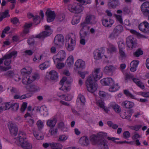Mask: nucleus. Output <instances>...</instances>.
<instances>
[{
	"label": "nucleus",
	"instance_id": "nucleus-1",
	"mask_svg": "<svg viewBox=\"0 0 149 149\" xmlns=\"http://www.w3.org/2000/svg\"><path fill=\"white\" fill-rule=\"evenodd\" d=\"M100 68L95 69L86 81L87 89L91 93H93L97 89V84L96 81L100 79L102 76V73L100 72Z\"/></svg>",
	"mask_w": 149,
	"mask_h": 149
},
{
	"label": "nucleus",
	"instance_id": "nucleus-2",
	"mask_svg": "<svg viewBox=\"0 0 149 149\" xmlns=\"http://www.w3.org/2000/svg\"><path fill=\"white\" fill-rule=\"evenodd\" d=\"M45 30L43 31L36 36V38L40 39L44 38L49 36L52 33V31L50 29L49 26L45 25L44 26Z\"/></svg>",
	"mask_w": 149,
	"mask_h": 149
},
{
	"label": "nucleus",
	"instance_id": "nucleus-3",
	"mask_svg": "<svg viewBox=\"0 0 149 149\" xmlns=\"http://www.w3.org/2000/svg\"><path fill=\"white\" fill-rule=\"evenodd\" d=\"M123 30V27L120 25L117 26L114 29L112 32L110 34L109 37L113 38L117 37Z\"/></svg>",
	"mask_w": 149,
	"mask_h": 149
},
{
	"label": "nucleus",
	"instance_id": "nucleus-4",
	"mask_svg": "<svg viewBox=\"0 0 149 149\" xmlns=\"http://www.w3.org/2000/svg\"><path fill=\"white\" fill-rule=\"evenodd\" d=\"M141 9L143 15L147 17L149 14V2L146 1L143 3L141 6Z\"/></svg>",
	"mask_w": 149,
	"mask_h": 149
},
{
	"label": "nucleus",
	"instance_id": "nucleus-5",
	"mask_svg": "<svg viewBox=\"0 0 149 149\" xmlns=\"http://www.w3.org/2000/svg\"><path fill=\"white\" fill-rule=\"evenodd\" d=\"M8 127L11 135H13L14 136H16L18 131L17 126L14 123L9 122L8 123Z\"/></svg>",
	"mask_w": 149,
	"mask_h": 149
},
{
	"label": "nucleus",
	"instance_id": "nucleus-6",
	"mask_svg": "<svg viewBox=\"0 0 149 149\" xmlns=\"http://www.w3.org/2000/svg\"><path fill=\"white\" fill-rule=\"evenodd\" d=\"M45 15L47 17V20L49 22L53 21L56 17V15L54 11L47 10L45 13Z\"/></svg>",
	"mask_w": 149,
	"mask_h": 149
},
{
	"label": "nucleus",
	"instance_id": "nucleus-7",
	"mask_svg": "<svg viewBox=\"0 0 149 149\" xmlns=\"http://www.w3.org/2000/svg\"><path fill=\"white\" fill-rule=\"evenodd\" d=\"M82 28L79 32L80 38H86L89 33V27L81 26Z\"/></svg>",
	"mask_w": 149,
	"mask_h": 149
},
{
	"label": "nucleus",
	"instance_id": "nucleus-8",
	"mask_svg": "<svg viewBox=\"0 0 149 149\" xmlns=\"http://www.w3.org/2000/svg\"><path fill=\"white\" fill-rule=\"evenodd\" d=\"M126 44L129 47L133 48L136 44L135 39L132 36H130L126 38Z\"/></svg>",
	"mask_w": 149,
	"mask_h": 149
},
{
	"label": "nucleus",
	"instance_id": "nucleus-9",
	"mask_svg": "<svg viewBox=\"0 0 149 149\" xmlns=\"http://www.w3.org/2000/svg\"><path fill=\"white\" fill-rule=\"evenodd\" d=\"M64 40L63 35L60 34L58 35L55 37L54 42L55 45H58L60 43L63 42Z\"/></svg>",
	"mask_w": 149,
	"mask_h": 149
},
{
	"label": "nucleus",
	"instance_id": "nucleus-10",
	"mask_svg": "<svg viewBox=\"0 0 149 149\" xmlns=\"http://www.w3.org/2000/svg\"><path fill=\"white\" fill-rule=\"evenodd\" d=\"M100 139L97 134L96 135L93 134L90 137V140L92 142L93 144L96 145L100 141Z\"/></svg>",
	"mask_w": 149,
	"mask_h": 149
},
{
	"label": "nucleus",
	"instance_id": "nucleus-11",
	"mask_svg": "<svg viewBox=\"0 0 149 149\" xmlns=\"http://www.w3.org/2000/svg\"><path fill=\"white\" fill-rule=\"evenodd\" d=\"M20 145L24 149H31L32 146L31 144L28 142L26 139L22 142H19Z\"/></svg>",
	"mask_w": 149,
	"mask_h": 149
},
{
	"label": "nucleus",
	"instance_id": "nucleus-12",
	"mask_svg": "<svg viewBox=\"0 0 149 149\" xmlns=\"http://www.w3.org/2000/svg\"><path fill=\"white\" fill-rule=\"evenodd\" d=\"M75 66L77 68L83 69L85 68V62L81 59L78 60L75 63Z\"/></svg>",
	"mask_w": 149,
	"mask_h": 149
},
{
	"label": "nucleus",
	"instance_id": "nucleus-13",
	"mask_svg": "<svg viewBox=\"0 0 149 149\" xmlns=\"http://www.w3.org/2000/svg\"><path fill=\"white\" fill-rule=\"evenodd\" d=\"M122 105L124 108L130 109L134 106V104L132 102L126 101L122 103Z\"/></svg>",
	"mask_w": 149,
	"mask_h": 149
},
{
	"label": "nucleus",
	"instance_id": "nucleus-14",
	"mask_svg": "<svg viewBox=\"0 0 149 149\" xmlns=\"http://www.w3.org/2000/svg\"><path fill=\"white\" fill-rule=\"evenodd\" d=\"M57 56L58 57L56 58V60L62 61L65 57V52L63 50H61L58 53Z\"/></svg>",
	"mask_w": 149,
	"mask_h": 149
},
{
	"label": "nucleus",
	"instance_id": "nucleus-15",
	"mask_svg": "<svg viewBox=\"0 0 149 149\" xmlns=\"http://www.w3.org/2000/svg\"><path fill=\"white\" fill-rule=\"evenodd\" d=\"M118 3V0H109L108 5L110 8H115Z\"/></svg>",
	"mask_w": 149,
	"mask_h": 149
},
{
	"label": "nucleus",
	"instance_id": "nucleus-16",
	"mask_svg": "<svg viewBox=\"0 0 149 149\" xmlns=\"http://www.w3.org/2000/svg\"><path fill=\"white\" fill-rule=\"evenodd\" d=\"M48 76L51 80H57L58 77L57 73L54 70L50 71L49 73Z\"/></svg>",
	"mask_w": 149,
	"mask_h": 149
},
{
	"label": "nucleus",
	"instance_id": "nucleus-17",
	"mask_svg": "<svg viewBox=\"0 0 149 149\" xmlns=\"http://www.w3.org/2000/svg\"><path fill=\"white\" fill-rule=\"evenodd\" d=\"M113 21L110 19L109 21L107 19H105L102 20V24L105 27H111L113 24Z\"/></svg>",
	"mask_w": 149,
	"mask_h": 149
},
{
	"label": "nucleus",
	"instance_id": "nucleus-18",
	"mask_svg": "<svg viewBox=\"0 0 149 149\" xmlns=\"http://www.w3.org/2000/svg\"><path fill=\"white\" fill-rule=\"evenodd\" d=\"M116 68L112 65L106 66L104 68V72L107 73H112L114 71Z\"/></svg>",
	"mask_w": 149,
	"mask_h": 149
},
{
	"label": "nucleus",
	"instance_id": "nucleus-19",
	"mask_svg": "<svg viewBox=\"0 0 149 149\" xmlns=\"http://www.w3.org/2000/svg\"><path fill=\"white\" fill-rule=\"evenodd\" d=\"M57 122V120L55 118L52 120H49L47 121V125L50 128L54 127L55 125Z\"/></svg>",
	"mask_w": 149,
	"mask_h": 149
},
{
	"label": "nucleus",
	"instance_id": "nucleus-20",
	"mask_svg": "<svg viewBox=\"0 0 149 149\" xmlns=\"http://www.w3.org/2000/svg\"><path fill=\"white\" fill-rule=\"evenodd\" d=\"M74 14H78L81 12L83 10V7L80 4L76 3Z\"/></svg>",
	"mask_w": 149,
	"mask_h": 149
},
{
	"label": "nucleus",
	"instance_id": "nucleus-21",
	"mask_svg": "<svg viewBox=\"0 0 149 149\" xmlns=\"http://www.w3.org/2000/svg\"><path fill=\"white\" fill-rule=\"evenodd\" d=\"M91 16L90 15L87 16L84 22L81 24V26L83 27H89L87 25L90 23Z\"/></svg>",
	"mask_w": 149,
	"mask_h": 149
},
{
	"label": "nucleus",
	"instance_id": "nucleus-22",
	"mask_svg": "<svg viewBox=\"0 0 149 149\" xmlns=\"http://www.w3.org/2000/svg\"><path fill=\"white\" fill-rule=\"evenodd\" d=\"M17 52L16 51H13L11 52L10 54H6L3 57L4 59L10 60V59L13 56H14L17 55Z\"/></svg>",
	"mask_w": 149,
	"mask_h": 149
},
{
	"label": "nucleus",
	"instance_id": "nucleus-23",
	"mask_svg": "<svg viewBox=\"0 0 149 149\" xmlns=\"http://www.w3.org/2000/svg\"><path fill=\"white\" fill-rule=\"evenodd\" d=\"M103 81L104 85L110 86L113 85L114 83L112 79L111 78L105 79L103 80Z\"/></svg>",
	"mask_w": 149,
	"mask_h": 149
},
{
	"label": "nucleus",
	"instance_id": "nucleus-24",
	"mask_svg": "<svg viewBox=\"0 0 149 149\" xmlns=\"http://www.w3.org/2000/svg\"><path fill=\"white\" fill-rule=\"evenodd\" d=\"M133 81L139 87L143 89L144 87V84L138 79L134 78L133 79Z\"/></svg>",
	"mask_w": 149,
	"mask_h": 149
},
{
	"label": "nucleus",
	"instance_id": "nucleus-25",
	"mask_svg": "<svg viewBox=\"0 0 149 149\" xmlns=\"http://www.w3.org/2000/svg\"><path fill=\"white\" fill-rule=\"evenodd\" d=\"M18 138L19 142H22L26 139L25 134L22 132H19L18 134Z\"/></svg>",
	"mask_w": 149,
	"mask_h": 149
},
{
	"label": "nucleus",
	"instance_id": "nucleus-26",
	"mask_svg": "<svg viewBox=\"0 0 149 149\" xmlns=\"http://www.w3.org/2000/svg\"><path fill=\"white\" fill-rule=\"evenodd\" d=\"M27 89H28L31 92L35 91L39 88L38 86L33 84H30L27 86Z\"/></svg>",
	"mask_w": 149,
	"mask_h": 149
},
{
	"label": "nucleus",
	"instance_id": "nucleus-27",
	"mask_svg": "<svg viewBox=\"0 0 149 149\" xmlns=\"http://www.w3.org/2000/svg\"><path fill=\"white\" fill-rule=\"evenodd\" d=\"M9 10H6L4 12H2L1 14V15L0 17V22L2 21L3 18L7 17H9L10 15L9 14Z\"/></svg>",
	"mask_w": 149,
	"mask_h": 149
},
{
	"label": "nucleus",
	"instance_id": "nucleus-28",
	"mask_svg": "<svg viewBox=\"0 0 149 149\" xmlns=\"http://www.w3.org/2000/svg\"><path fill=\"white\" fill-rule=\"evenodd\" d=\"M102 51L100 50H96L94 53V57L95 59H99L102 58L101 56Z\"/></svg>",
	"mask_w": 149,
	"mask_h": 149
},
{
	"label": "nucleus",
	"instance_id": "nucleus-29",
	"mask_svg": "<svg viewBox=\"0 0 149 149\" xmlns=\"http://www.w3.org/2000/svg\"><path fill=\"white\" fill-rule=\"evenodd\" d=\"M98 143L97 144L101 146L103 145L106 149H108V147L107 144V141L106 140L104 139L102 140L100 138V141L98 142Z\"/></svg>",
	"mask_w": 149,
	"mask_h": 149
},
{
	"label": "nucleus",
	"instance_id": "nucleus-30",
	"mask_svg": "<svg viewBox=\"0 0 149 149\" xmlns=\"http://www.w3.org/2000/svg\"><path fill=\"white\" fill-rule=\"evenodd\" d=\"M111 87L109 88V90L111 92H114L116 91L119 88L118 84H113V85L111 86Z\"/></svg>",
	"mask_w": 149,
	"mask_h": 149
},
{
	"label": "nucleus",
	"instance_id": "nucleus-31",
	"mask_svg": "<svg viewBox=\"0 0 149 149\" xmlns=\"http://www.w3.org/2000/svg\"><path fill=\"white\" fill-rule=\"evenodd\" d=\"M73 58L72 56H70L67 59L66 63L68 67H70L73 64Z\"/></svg>",
	"mask_w": 149,
	"mask_h": 149
},
{
	"label": "nucleus",
	"instance_id": "nucleus-32",
	"mask_svg": "<svg viewBox=\"0 0 149 149\" xmlns=\"http://www.w3.org/2000/svg\"><path fill=\"white\" fill-rule=\"evenodd\" d=\"M110 107H112L115 111L117 113H119L121 111V109L119 106L117 104L113 105L111 104Z\"/></svg>",
	"mask_w": 149,
	"mask_h": 149
},
{
	"label": "nucleus",
	"instance_id": "nucleus-33",
	"mask_svg": "<svg viewBox=\"0 0 149 149\" xmlns=\"http://www.w3.org/2000/svg\"><path fill=\"white\" fill-rule=\"evenodd\" d=\"M21 72L23 77L27 76L31 73L30 71H28L25 68L22 69L21 70Z\"/></svg>",
	"mask_w": 149,
	"mask_h": 149
},
{
	"label": "nucleus",
	"instance_id": "nucleus-34",
	"mask_svg": "<svg viewBox=\"0 0 149 149\" xmlns=\"http://www.w3.org/2000/svg\"><path fill=\"white\" fill-rule=\"evenodd\" d=\"M108 51L111 53H115L117 51V49L115 46L112 45H110Z\"/></svg>",
	"mask_w": 149,
	"mask_h": 149
},
{
	"label": "nucleus",
	"instance_id": "nucleus-35",
	"mask_svg": "<svg viewBox=\"0 0 149 149\" xmlns=\"http://www.w3.org/2000/svg\"><path fill=\"white\" fill-rule=\"evenodd\" d=\"M50 145L53 149H61L62 146L59 143H51Z\"/></svg>",
	"mask_w": 149,
	"mask_h": 149
},
{
	"label": "nucleus",
	"instance_id": "nucleus-36",
	"mask_svg": "<svg viewBox=\"0 0 149 149\" xmlns=\"http://www.w3.org/2000/svg\"><path fill=\"white\" fill-rule=\"evenodd\" d=\"M82 141H84L85 143L84 145L87 146L89 144L88 138L87 136H84L81 137L79 139V141L81 142Z\"/></svg>",
	"mask_w": 149,
	"mask_h": 149
},
{
	"label": "nucleus",
	"instance_id": "nucleus-37",
	"mask_svg": "<svg viewBox=\"0 0 149 149\" xmlns=\"http://www.w3.org/2000/svg\"><path fill=\"white\" fill-rule=\"evenodd\" d=\"M76 3L73 4H69L68 6V9L71 13H75V6Z\"/></svg>",
	"mask_w": 149,
	"mask_h": 149
},
{
	"label": "nucleus",
	"instance_id": "nucleus-38",
	"mask_svg": "<svg viewBox=\"0 0 149 149\" xmlns=\"http://www.w3.org/2000/svg\"><path fill=\"white\" fill-rule=\"evenodd\" d=\"M33 135L37 139H42L43 138V136L42 135H40L38 132L35 130L33 131Z\"/></svg>",
	"mask_w": 149,
	"mask_h": 149
},
{
	"label": "nucleus",
	"instance_id": "nucleus-39",
	"mask_svg": "<svg viewBox=\"0 0 149 149\" xmlns=\"http://www.w3.org/2000/svg\"><path fill=\"white\" fill-rule=\"evenodd\" d=\"M77 99L79 100L84 105V104L86 102V100L85 97L84 96L81 94H79L78 95Z\"/></svg>",
	"mask_w": 149,
	"mask_h": 149
},
{
	"label": "nucleus",
	"instance_id": "nucleus-40",
	"mask_svg": "<svg viewBox=\"0 0 149 149\" xmlns=\"http://www.w3.org/2000/svg\"><path fill=\"white\" fill-rule=\"evenodd\" d=\"M19 104L17 103H14L11 104V110L14 111H17L18 109Z\"/></svg>",
	"mask_w": 149,
	"mask_h": 149
},
{
	"label": "nucleus",
	"instance_id": "nucleus-41",
	"mask_svg": "<svg viewBox=\"0 0 149 149\" xmlns=\"http://www.w3.org/2000/svg\"><path fill=\"white\" fill-rule=\"evenodd\" d=\"M143 51L140 48L137 49L134 53V55L136 57H139V56L143 54Z\"/></svg>",
	"mask_w": 149,
	"mask_h": 149
},
{
	"label": "nucleus",
	"instance_id": "nucleus-42",
	"mask_svg": "<svg viewBox=\"0 0 149 149\" xmlns=\"http://www.w3.org/2000/svg\"><path fill=\"white\" fill-rule=\"evenodd\" d=\"M124 93L127 97H129L132 99H134V96L130 93L128 90H124Z\"/></svg>",
	"mask_w": 149,
	"mask_h": 149
},
{
	"label": "nucleus",
	"instance_id": "nucleus-43",
	"mask_svg": "<svg viewBox=\"0 0 149 149\" xmlns=\"http://www.w3.org/2000/svg\"><path fill=\"white\" fill-rule=\"evenodd\" d=\"M36 125L38 127L39 130H41L44 126L43 123L41 120H38L37 122Z\"/></svg>",
	"mask_w": 149,
	"mask_h": 149
},
{
	"label": "nucleus",
	"instance_id": "nucleus-44",
	"mask_svg": "<svg viewBox=\"0 0 149 149\" xmlns=\"http://www.w3.org/2000/svg\"><path fill=\"white\" fill-rule=\"evenodd\" d=\"M98 103L99 106L100 107L103 108L105 111V112L106 113H107L109 111V110L107 108V107H104L103 102H99Z\"/></svg>",
	"mask_w": 149,
	"mask_h": 149
},
{
	"label": "nucleus",
	"instance_id": "nucleus-45",
	"mask_svg": "<svg viewBox=\"0 0 149 149\" xmlns=\"http://www.w3.org/2000/svg\"><path fill=\"white\" fill-rule=\"evenodd\" d=\"M65 45L67 49L69 51H71L74 49V46L72 45H70V43H66Z\"/></svg>",
	"mask_w": 149,
	"mask_h": 149
},
{
	"label": "nucleus",
	"instance_id": "nucleus-46",
	"mask_svg": "<svg viewBox=\"0 0 149 149\" xmlns=\"http://www.w3.org/2000/svg\"><path fill=\"white\" fill-rule=\"evenodd\" d=\"M58 129L57 128H54V127L50 128L49 131L52 135H54L57 134Z\"/></svg>",
	"mask_w": 149,
	"mask_h": 149
},
{
	"label": "nucleus",
	"instance_id": "nucleus-47",
	"mask_svg": "<svg viewBox=\"0 0 149 149\" xmlns=\"http://www.w3.org/2000/svg\"><path fill=\"white\" fill-rule=\"evenodd\" d=\"M67 78L65 77H63L62 79L61 80L60 82V84L61 85H63V83L65 81H66V83L67 84H70V82L68 81H66Z\"/></svg>",
	"mask_w": 149,
	"mask_h": 149
},
{
	"label": "nucleus",
	"instance_id": "nucleus-48",
	"mask_svg": "<svg viewBox=\"0 0 149 149\" xmlns=\"http://www.w3.org/2000/svg\"><path fill=\"white\" fill-rule=\"evenodd\" d=\"M68 42H67V43H70V45H72L75 46V40H73L72 38L70 37L69 36H68Z\"/></svg>",
	"mask_w": 149,
	"mask_h": 149
},
{
	"label": "nucleus",
	"instance_id": "nucleus-49",
	"mask_svg": "<svg viewBox=\"0 0 149 149\" xmlns=\"http://www.w3.org/2000/svg\"><path fill=\"white\" fill-rule=\"evenodd\" d=\"M143 24L141 23L139 25V29L143 32L146 33H147L146 29H145V27L144 26Z\"/></svg>",
	"mask_w": 149,
	"mask_h": 149
},
{
	"label": "nucleus",
	"instance_id": "nucleus-50",
	"mask_svg": "<svg viewBox=\"0 0 149 149\" xmlns=\"http://www.w3.org/2000/svg\"><path fill=\"white\" fill-rule=\"evenodd\" d=\"M139 63V61L137 60H133L130 63V65L131 66H133L137 67Z\"/></svg>",
	"mask_w": 149,
	"mask_h": 149
},
{
	"label": "nucleus",
	"instance_id": "nucleus-51",
	"mask_svg": "<svg viewBox=\"0 0 149 149\" xmlns=\"http://www.w3.org/2000/svg\"><path fill=\"white\" fill-rule=\"evenodd\" d=\"M107 139L108 140H111L114 143L116 144H118V142L116 141V140H119L120 139L118 138L111 137H108Z\"/></svg>",
	"mask_w": 149,
	"mask_h": 149
},
{
	"label": "nucleus",
	"instance_id": "nucleus-52",
	"mask_svg": "<svg viewBox=\"0 0 149 149\" xmlns=\"http://www.w3.org/2000/svg\"><path fill=\"white\" fill-rule=\"evenodd\" d=\"M65 17L62 15H60L57 16L56 19L57 21L61 22L64 19Z\"/></svg>",
	"mask_w": 149,
	"mask_h": 149
},
{
	"label": "nucleus",
	"instance_id": "nucleus-53",
	"mask_svg": "<svg viewBox=\"0 0 149 149\" xmlns=\"http://www.w3.org/2000/svg\"><path fill=\"white\" fill-rule=\"evenodd\" d=\"M27 103L26 102H24L23 103L22 105L21 108L20 109L21 111L22 112H24L26 109V108L27 107Z\"/></svg>",
	"mask_w": 149,
	"mask_h": 149
},
{
	"label": "nucleus",
	"instance_id": "nucleus-54",
	"mask_svg": "<svg viewBox=\"0 0 149 149\" xmlns=\"http://www.w3.org/2000/svg\"><path fill=\"white\" fill-rule=\"evenodd\" d=\"M98 134L100 138L101 139L102 138H104L106 137L107 135V133L102 132L98 133Z\"/></svg>",
	"mask_w": 149,
	"mask_h": 149
},
{
	"label": "nucleus",
	"instance_id": "nucleus-55",
	"mask_svg": "<svg viewBox=\"0 0 149 149\" xmlns=\"http://www.w3.org/2000/svg\"><path fill=\"white\" fill-rule=\"evenodd\" d=\"M11 108V104H10L9 102L6 103L4 106H3V108L4 109L3 110H6L7 109H9Z\"/></svg>",
	"mask_w": 149,
	"mask_h": 149
},
{
	"label": "nucleus",
	"instance_id": "nucleus-56",
	"mask_svg": "<svg viewBox=\"0 0 149 149\" xmlns=\"http://www.w3.org/2000/svg\"><path fill=\"white\" fill-rule=\"evenodd\" d=\"M58 127L59 129H60L62 130L65 131L64 130V124L63 122H61L58 125Z\"/></svg>",
	"mask_w": 149,
	"mask_h": 149
},
{
	"label": "nucleus",
	"instance_id": "nucleus-57",
	"mask_svg": "<svg viewBox=\"0 0 149 149\" xmlns=\"http://www.w3.org/2000/svg\"><path fill=\"white\" fill-rule=\"evenodd\" d=\"M10 69H11V67L10 66L6 67H3L2 66H0V70L2 71H6Z\"/></svg>",
	"mask_w": 149,
	"mask_h": 149
},
{
	"label": "nucleus",
	"instance_id": "nucleus-58",
	"mask_svg": "<svg viewBox=\"0 0 149 149\" xmlns=\"http://www.w3.org/2000/svg\"><path fill=\"white\" fill-rule=\"evenodd\" d=\"M119 50H124L125 45L122 42H120L118 44Z\"/></svg>",
	"mask_w": 149,
	"mask_h": 149
},
{
	"label": "nucleus",
	"instance_id": "nucleus-59",
	"mask_svg": "<svg viewBox=\"0 0 149 149\" xmlns=\"http://www.w3.org/2000/svg\"><path fill=\"white\" fill-rule=\"evenodd\" d=\"M142 23L143 24L147 32L149 31V23L146 21H144Z\"/></svg>",
	"mask_w": 149,
	"mask_h": 149
},
{
	"label": "nucleus",
	"instance_id": "nucleus-60",
	"mask_svg": "<svg viewBox=\"0 0 149 149\" xmlns=\"http://www.w3.org/2000/svg\"><path fill=\"white\" fill-rule=\"evenodd\" d=\"M119 53L121 57L124 58L126 57V55L125 52L124 50H119Z\"/></svg>",
	"mask_w": 149,
	"mask_h": 149
},
{
	"label": "nucleus",
	"instance_id": "nucleus-61",
	"mask_svg": "<svg viewBox=\"0 0 149 149\" xmlns=\"http://www.w3.org/2000/svg\"><path fill=\"white\" fill-rule=\"evenodd\" d=\"M11 22L14 24H16L19 22V19L16 17H15L11 20Z\"/></svg>",
	"mask_w": 149,
	"mask_h": 149
},
{
	"label": "nucleus",
	"instance_id": "nucleus-62",
	"mask_svg": "<svg viewBox=\"0 0 149 149\" xmlns=\"http://www.w3.org/2000/svg\"><path fill=\"white\" fill-rule=\"evenodd\" d=\"M25 55L31 56L33 54V52L31 50H26L24 52Z\"/></svg>",
	"mask_w": 149,
	"mask_h": 149
},
{
	"label": "nucleus",
	"instance_id": "nucleus-63",
	"mask_svg": "<svg viewBox=\"0 0 149 149\" xmlns=\"http://www.w3.org/2000/svg\"><path fill=\"white\" fill-rule=\"evenodd\" d=\"M124 137L125 139L129 138L130 136V134L128 131H126L124 132L123 134Z\"/></svg>",
	"mask_w": 149,
	"mask_h": 149
},
{
	"label": "nucleus",
	"instance_id": "nucleus-64",
	"mask_svg": "<svg viewBox=\"0 0 149 149\" xmlns=\"http://www.w3.org/2000/svg\"><path fill=\"white\" fill-rule=\"evenodd\" d=\"M10 92L12 94H16L18 93V90L16 89V88L12 87L10 89Z\"/></svg>",
	"mask_w": 149,
	"mask_h": 149
}]
</instances>
